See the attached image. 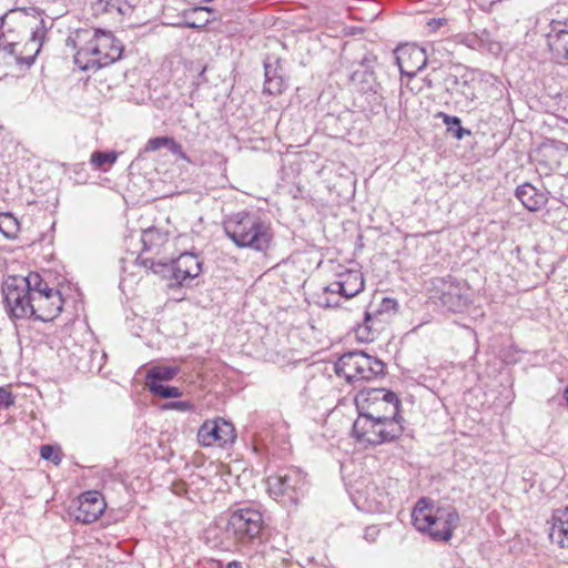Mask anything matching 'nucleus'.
Listing matches in <instances>:
<instances>
[{"label":"nucleus","mask_w":568,"mask_h":568,"mask_svg":"<svg viewBox=\"0 0 568 568\" xmlns=\"http://www.w3.org/2000/svg\"><path fill=\"white\" fill-rule=\"evenodd\" d=\"M105 503L98 491H87L79 498V506L75 510V519L83 524H91L103 514Z\"/></svg>","instance_id":"obj_16"},{"label":"nucleus","mask_w":568,"mask_h":568,"mask_svg":"<svg viewBox=\"0 0 568 568\" xmlns=\"http://www.w3.org/2000/svg\"><path fill=\"white\" fill-rule=\"evenodd\" d=\"M359 497H364L366 508L368 511H384L385 510V496L383 493L377 491L375 485L367 486L364 491L357 490Z\"/></svg>","instance_id":"obj_26"},{"label":"nucleus","mask_w":568,"mask_h":568,"mask_svg":"<svg viewBox=\"0 0 568 568\" xmlns=\"http://www.w3.org/2000/svg\"><path fill=\"white\" fill-rule=\"evenodd\" d=\"M455 84L458 87V91L464 94L466 97V99L470 100V101H474L477 97L476 94L468 90V82L467 80H463V81H459L456 77H455Z\"/></svg>","instance_id":"obj_36"},{"label":"nucleus","mask_w":568,"mask_h":568,"mask_svg":"<svg viewBox=\"0 0 568 568\" xmlns=\"http://www.w3.org/2000/svg\"><path fill=\"white\" fill-rule=\"evenodd\" d=\"M148 388L152 394L158 395L162 398H176L180 397L182 394L178 387L166 386L158 382H152L150 384V387Z\"/></svg>","instance_id":"obj_30"},{"label":"nucleus","mask_w":568,"mask_h":568,"mask_svg":"<svg viewBox=\"0 0 568 568\" xmlns=\"http://www.w3.org/2000/svg\"><path fill=\"white\" fill-rule=\"evenodd\" d=\"M169 136H158L148 141L146 151H158L168 145Z\"/></svg>","instance_id":"obj_35"},{"label":"nucleus","mask_w":568,"mask_h":568,"mask_svg":"<svg viewBox=\"0 0 568 568\" xmlns=\"http://www.w3.org/2000/svg\"><path fill=\"white\" fill-rule=\"evenodd\" d=\"M435 295L448 311L462 312L468 304L465 285L452 276L436 277L432 281Z\"/></svg>","instance_id":"obj_12"},{"label":"nucleus","mask_w":568,"mask_h":568,"mask_svg":"<svg viewBox=\"0 0 568 568\" xmlns=\"http://www.w3.org/2000/svg\"><path fill=\"white\" fill-rule=\"evenodd\" d=\"M397 306V302L393 298H383L381 308L373 313L374 315H378L379 318H382L386 313H389L390 311H395Z\"/></svg>","instance_id":"obj_34"},{"label":"nucleus","mask_w":568,"mask_h":568,"mask_svg":"<svg viewBox=\"0 0 568 568\" xmlns=\"http://www.w3.org/2000/svg\"><path fill=\"white\" fill-rule=\"evenodd\" d=\"M223 230L240 248L265 252L273 240L270 223L254 212L241 211L227 216L223 221Z\"/></svg>","instance_id":"obj_1"},{"label":"nucleus","mask_w":568,"mask_h":568,"mask_svg":"<svg viewBox=\"0 0 568 568\" xmlns=\"http://www.w3.org/2000/svg\"><path fill=\"white\" fill-rule=\"evenodd\" d=\"M379 535V529L377 526H368L365 528V531H364V538L369 541V542H373L377 539Z\"/></svg>","instance_id":"obj_39"},{"label":"nucleus","mask_w":568,"mask_h":568,"mask_svg":"<svg viewBox=\"0 0 568 568\" xmlns=\"http://www.w3.org/2000/svg\"><path fill=\"white\" fill-rule=\"evenodd\" d=\"M42 22L43 21H40L39 26H37L34 29H31L30 39L24 44L27 54L18 55V51L16 52L18 62L27 65H31L34 62V59L42 47V40L45 34V29L42 26Z\"/></svg>","instance_id":"obj_22"},{"label":"nucleus","mask_w":568,"mask_h":568,"mask_svg":"<svg viewBox=\"0 0 568 568\" xmlns=\"http://www.w3.org/2000/svg\"><path fill=\"white\" fill-rule=\"evenodd\" d=\"M396 64L402 77L414 78L426 67L427 54L424 48L417 44H402L394 50Z\"/></svg>","instance_id":"obj_13"},{"label":"nucleus","mask_w":568,"mask_h":568,"mask_svg":"<svg viewBox=\"0 0 568 568\" xmlns=\"http://www.w3.org/2000/svg\"><path fill=\"white\" fill-rule=\"evenodd\" d=\"M38 285L33 291V314L32 320L51 322L57 318L63 310V297L59 290L52 288L38 273Z\"/></svg>","instance_id":"obj_10"},{"label":"nucleus","mask_w":568,"mask_h":568,"mask_svg":"<svg viewBox=\"0 0 568 568\" xmlns=\"http://www.w3.org/2000/svg\"><path fill=\"white\" fill-rule=\"evenodd\" d=\"M166 148H169V150L171 151V153H173L174 155H176L178 158L186 161V162H191V160L189 159V156L185 154V152L183 151L182 149V145L180 143H178L174 139L172 138H169V142H168V145Z\"/></svg>","instance_id":"obj_33"},{"label":"nucleus","mask_w":568,"mask_h":568,"mask_svg":"<svg viewBox=\"0 0 568 568\" xmlns=\"http://www.w3.org/2000/svg\"><path fill=\"white\" fill-rule=\"evenodd\" d=\"M118 159V153L95 151L91 154L90 162L97 168H102L104 164H113Z\"/></svg>","instance_id":"obj_31"},{"label":"nucleus","mask_w":568,"mask_h":568,"mask_svg":"<svg viewBox=\"0 0 568 568\" xmlns=\"http://www.w3.org/2000/svg\"><path fill=\"white\" fill-rule=\"evenodd\" d=\"M38 273L27 276H8L3 282L2 293L8 313L14 320H31L33 314V291L38 285Z\"/></svg>","instance_id":"obj_3"},{"label":"nucleus","mask_w":568,"mask_h":568,"mask_svg":"<svg viewBox=\"0 0 568 568\" xmlns=\"http://www.w3.org/2000/svg\"><path fill=\"white\" fill-rule=\"evenodd\" d=\"M439 116L443 118V122L446 124L447 131L457 140H462L465 135H470V130L462 126V120L458 116L445 113H439Z\"/></svg>","instance_id":"obj_28"},{"label":"nucleus","mask_w":568,"mask_h":568,"mask_svg":"<svg viewBox=\"0 0 568 568\" xmlns=\"http://www.w3.org/2000/svg\"><path fill=\"white\" fill-rule=\"evenodd\" d=\"M446 23L445 19H432L428 21V27L432 31L438 30L442 26Z\"/></svg>","instance_id":"obj_40"},{"label":"nucleus","mask_w":568,"mask_h":568,"mask_svg":"<svg viewBox=\"0 0 568 568\" xmlns=\"http://www.w3.org/2000/svg\"><path fill=\"white\" fill-rule=\"evenodd\" d=\"M212 12V8H209V7H196V8H193L192 9V13L193 14H203V13H207L210 14Z\"/></svg>","instance_id":"obj_41"},{"label":"nucleus","mask_w":568,"mask_h":568,"mask_svg":"<svg viewBox=\"0 0 568 568\" xmlns=\"http://www.w3.org/2000/svg\"><path fill=\"white\" fill-rule=\"evenodd\" d=\"M169 234L162 232L156 227H149L141 234V243L143 245V252H150L153 254H160L162 247L168 243Z\"/></svg>","instance_id":"obj_23"},{"label":"nucleus","mask_w":568,"mask_h":568,"mask_svg":"<svg viewBox=\"0 0 568 568\" xmlns=\"http://www.w3.org/2000/svg\"><path fill=\"white\" fill-rule=\"evenodd\" d=\"M476 41L478 42V48L486 49L493 54H499L503 50L500 42L494 38L489 30L484 29L479 31Z\"/></svg>","instance_id":"obj_29"},{"label":"nucleus","mask_w":568,"mask_h":568,"mask_svg":"<svg viewBox=\"0 0 568 568\" xmlns=\"http://www.w3.org/2000/svg\"><path fill=\"white\" fill-rule=\"evenodd\" d=\"M175 261V283L185 285L197 277L202 271V263L194 253L184 252Z\"/></svg>","instance_id":"obj_18"},{"label":"nucleus","mask_w":568,"mask_h":568,"mask_svg":"<svg viewBox=\"0 0 568 568\" xmlns=\"http://www.w3.org/2000/svg\"><path fill=\"white\" fill-rule=\"evenodd\" d=\"M341 271L336 278L317 295L316 303L321 307H336L339 305V297L346 300L359 294L365 286L363 274L359 270L345 268L339 265Z\"/></svg>","instance_id":"obj_7"},{"label":"nucleus","mask_w":568,"mask_h":568,"mask_svg":"<svg viewBox=\"0 0 568 568\" xmlns=\"http://www.w3.org/2000/svg\"><path fill=\"white\" fill-rule=\"evenodd\" d=\"M164 408L178 409L181 412H189L192 409V404L185 400L172 402L164 405Z\"/></svg>","instance_id":"obj_38"},{"label":"nucleus","mask_w":568,"mask_h":568,"mask_svg":"<svg viewBox=\"0 0 568 568\" xmlns=\"http://www.w3.org/2000/svg\"><path fill=\"white\" fill-rule=\"evenodd\" d=\"M515 194L521 204L530 212L541 210L548 202L547 195L530 183H524L517 186Z\"/></svg>","instance_id":"obj_20"},{"label":"nucleus","mask_w":568,"mask_h":568,"mask_svg":"<svg viewBox=\"0 0 568 568\" xmlns=\"http://www.w3.org/2000/svg\"><path fill=\"white\" fill-rule=\"evenodd\" d=\"M565 399H566V402H567V404H568V387H567V388H566V390H565Z\"/></svg>","instance_id":"obj_45"},{"label":"nucleus","mask_w":568,"mask_h":568,"mask_svg":"<svg viewBox=\"0 0 568 568\" xmlns=\"http://www.w3.org/2000/svg\"><path fill=\"white\" fill-rule=\"evenodd\" d=\"M29 20L28 16L21 9L10 10L1 17V28L3 31L0 34V50H3L9 54H16L19 43L9 39L7 32H11V27L14 24H18L19 27H28Z\"/></svg>","instance_id":"obj_17"},{"label":"nucleus","mask_w":568,"mask_h":568,"mask_svg":"<svg viewBox=\"0 0 568 568\" xmlns=\"http://www.w3.org/2000/svg\"><path fill=\"white\" fill-rule=\"evenodd\" d=\"M12 404V394L4 387H0V408H8Z\"/></svg>","instance_id":"obj_37"},{"label":"nucleus","mask_w":568,"mask_h":568,"mask_svg":"<svg viewBox=\"0 0 568 568\" xmlns=\"http://www.w3.org/2000/svg\"><path fill=\"white\" fill-rule=\"evenodd\" d=\"M178 366H153L146 373V386L150 387L152 382L162 383L173 379L179 373Z\"/></svg>","instance_id":"obj_27"},{"label":"nucleus","mask_w":568,"mask_h":568,"mask_svg":"<svg viewBox=\"0 0 568 568\" xmlns=\"http://www.w3.org/2000/svg\"><path fill=\"white\" fill-rule=\"evenodd\" d=\"M547 43L556 59L568 60V18L551 20L547 32Z\"/></svg>","instance_id":"obj_15"},{"label":"nucleus","mask_w":568,"mask_h":568,"mask_svg":"<svg viewBox=\"0 0 568 568\" xmlns=\"http://www.w3.org/2000/svg\"><path fill=\"white\" fill-rule=\"evenodd\" d=\"M209 22H210V18L207 17V18H204L203 20H201V22H199V23H196V22H189L187 26L190 28H194L195 29V28L203 27V26H205Z\"/></svg>","instance_id":"obj_43"},{"label":"nucleus","mask_w":568,"mask_h":568,"mask_svg":"<svg viewBox=\"0 0 568 568\" xmlns=\"http://www.w3.org/2000/svg\"><path fill=\"white\" fill-rule=\"evenodd\" d=\"M549 538L561 548L568 547V508L558 509L554 513Z\"/></svg>","instance_id":"obj_21"},{"label":"nucleus","mask_w":568,"mask_h":568,"mask_svg":"<svg viewBox=\"0 0 568 568\" xmlns=\"http://www.w3.org/2000/svg\"><path fill=\"white\" fill-rule=\"evenodd\" d=\"M40 456L45 460H51L55 465H58L61 462L60 456L55 452L54 447L51 445H42L40 447Z\"/></svg>","instance_id":"obj_32"},{"label":"nucleus","mask_w":568,"mask_h":568,"mask_svg":"<svg viewBox=\"0 0 568 568\" xmlns=\"http://www.w3.org/2000/svg\"><path fill=\"white\" fill-rule=\"evenodd\" d=\"M225 568H243V565L241 561L233 560L227 562Z\"/></svg>","instance_id":"obj_44"},{"label":"nucleus","mask_w":568,"mask_h":568,"mask_svg":"<svg viewBox=\"0 0 568 568\" xmlns=\"http://www.w3.org/2000/svg\"><path fill=\"white\" fill-rule=\"evenodd\" d=\"M355 405L361 416L400 420L398 418L400 400L394 392L386 388H364L359 390L355 396Z\"/></svg>","instance_id":"obj_6"},{"label":"nucleus","mask_w":568,"mask_h":568,"mask_svg":"<svg viewBox=\"0 0 568 568\" xmlns=\"http://www.w3.org/2000/svg\"><path fill=\"white\" fill-rule=\"evenodd\" d=\"M412 520L417 530L428 532L434 540L447 541L459 515L452 506L436 507L430 499L420 498L413 509Z\"/></svg>","instance_id":"obj_2"},{"label":"nucleus","mask_w":568,"mask_h":568,"mask_svg":"<svg viewBox=\"0 0 568 568\" xmlns=\"http://www.w3.org/2000/svg\"><path fill=\"white\" fill-rule=\"evenodd\" d=\"M385 363L364 352H349L335 363V373L348 384L373 381L384 376Z\"/></svg>","instance_id":"obj_5"},{"label":"nucleus","mask_w":568,"mask_h":568,"mask_svg":"<svg viewBox=\"0 0 568 568\" xmlns=\"http://www.w3.org/2000/svg\"><path fill=\"white\" fill-rule=\"evenodd\" d=\"M263 527L262 513L252 507H243L230 514L226 535L236 545L247 546L260 536Z\"/></svg>","instance_id":"obj_9"},{"label":"nucleus","mask_w":568,"mask_h":568,"mask_svg":"<svg viewBox=\"0 0 568 568\" xmlns=\"http://www.w3.org/2000/svg\"><path fill=\"white\" fill-rule=\"evenodd\" d=\"M403 429L400 420H390L381 417L369 418L358 415L353 424V434L356 440L372 446L398 438Z\"/></svg>","instance_id":"obj_8"},{"label":"nucleus","mask_w":568,"mask_h":568,"mask_svg":"<svg viewBox=\"0 0 568 568\" xmlns=\"http://www.w3.org/2000/svg\"><path fill=\"white\" fill-rule=\"evenodd\" d=\"M307 487L306 475L297 469H285L277 475L267 478V488L275 498L287 496L297 504L300 496H303Z\"/></svg>","instance_id":"obj_11"},{"label":"nucleus","mask_w":568,"mask_h":568,"mask_svg":"<svg viewBox=\"0 0 568 568\" xmlns=\"http://www.w3.org/2000/svg\"><path fill=\"white\" fill-rule=\"evenodd\" d=\"M235 438L234 427L225 420H206L197 432V440L209 447L217 444L223 447Z\"/></svg>","instance_id":"obj_14"},{"label":"nucleus","mask_w":568,"mask_h":568,"mask_svg":"<svg viewBox=\"0 0 568 568\" xmlns=\"http://www.w3.org/2000/svg\"><path fill=\"white\" fill-rule=\"evenodd\" d=\"M383 322L384 318H379L378 315L365 312L363 323L355 329L357 339L361 342H372L376 333L381 329Z\"/></svg>","instance_id":"obj_24"},{"label":"nucleus","mask_w":568,"mask_h":568,"mask_svg":"<svg viewBox=\"0 0 568 568\" xmlns=\"http://www.w3.org/2000/svg\"><path fill=\"white\" fill-rule=\"evenodd\" d=\"M265 82L263 92L270 95H277L283 93L286 89V81L283 78L282 69L278 59L272 62L267 59L264 62Z\"/></svg>","instance_id":"obj_19"},{"label":"nucleus","mask_w":568,"mask_h":568,"mask_svg":"<svg viewBox=\"0 0 568 568\" xmlns=\"http://www.w3.org/2000/svg\"><path fill=\"white\" fill-rule=\"evenodd\" d=\"M139 265L146 268V271H152L154 274L160 275L163 278H172L175 281V261L172 262H162L154 261L151 257H142L139 256L136 258Z\"/></svg>","instance_id":"obj_25"},{"label":"nucleus","mask_w":568,"mask_h":568,"mask_svg":"<svg viewBox=\"0 0 568 568\" xmlns=\"http://www.w3.org/2000/svg\"><path fill=\"white\" fill-rule=\"evenodd\" d=\"M478 33H475L473 36H468L466 39V44L470 48H478V42L476 41Z\"/></svg>","instance_id":"obj_42"},{"label":"nucleus","mask_w":568,"mask_h":568,"mask_svg":"<svg viewBox=\"0 0 568 568\" xmlns=\"http://www.w3.org/2000/svg\"><path fill=\"white\" fill-rule=\"evenodd\" d=\"M123 47L111 32L97 30L93 38L78 50L74 60L83 70L106 67L121 58Z\"/></svg>","instance_id":"obj_4"}]
</instances>
